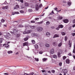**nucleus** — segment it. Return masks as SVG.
<instances>
[{
	"label": "nucleus",
	"mask_w": 75,
	"mask_h": 75,
	"mask_svg": "<svg viewBox=\"0 0 75 75\" xmlns=\"http://www.w3.org/2000/svg\"><path fill=\"white\" fill-rule=\"evenodd\" d=\"M42 6V4L40 5L39 6H38V5L37 4L36 5L35 7L36 10H37V11H38V10L39 9V8H41V7Z\"/></svg>",
	"instance_id": "obj_1"
},
{
	"label": "nucleus",
	"mask_w": 75,
	"mask_h": 75,
	"mask_svg": "<svg viewBox=\"0 0 75 75\" xmlns=\"http://www.w3.org/2000/svg\"><path fill=\"white\" fill-rule=\"evenodd\" d=\"M37 31H39L40 32L42 31V30H43V28L42 27H38L37 28Z\"/></svg>",
	"instance_id": "obj_2"
},
{
	"label": "nucleus",
	"mask_w": 75,
	"mask_h": 75,
	"mask_svg": "<svg viewBox=\"0 0 75 75\" xmlns=\"http://www.w3.org/2000/svg\"><path fill=\"white\" fill-rule=\"evenodd\" d=\"M31 36H32V37H34L35 36L37 37V36H38V34L33 33L31 34Z\"/></svg>",
	"instance_id": "obj_3"
},
{
	"label": "nucleus",
	"mask_w": 75,
	"mask_h": 75,
	"mask_svg": "<svg viewBox=\"0 0 75 75\" xmlns=\"http://www.w3.org/2000/svg\"><path fill=\"white\" fill-rule=\"evenodd\" d=\"M3 46H4L5 45V47L6 48H8L9 47V45L8 44H4L3 45Z\"/></svg>",
	"instance_id": "obj_4"
},
{
	"label": "nucleus",
	"mask_w": 75,
	"mask_h": 75,
	"mask_svg": "<svg viewBox=\"0 0 75 75\" xmlns=\"http://www.w3.org/2000/svg\"><path fill=\"white\" fill-rule=\"evenodd\" d=\"M18 8H19V6L18 5H17L14 8V9H16V10H18Z\"/></svg>",
	"instance_id": "obj_5"
},
{
	"label": "nucleus",
	"mask_w": 75,
	"mask_h": 75,
	"mask_svg": "<svg viewBox=\"0 0 75 75\" xmlns=\"http://www.w3.org/2000/svg\"><path fill=\"white\" fill-rule=\"evenodd\" d=\"M8 6H3L2 7V9L4 10V9H8Z\"/></svg>",
	"instance_id": "obj_6"
},
{
	"label": "nucleus",
	"mask_w": 75,
	"mask_h": 75,
	"mask_svg": "<svg viewBox=\"0 0 75 75\" xmlns=\"http://www.w3.org/2000/svg\"><path fill=\"white\" fill-rule=\"evenodd\" d=\"M69 21V20L67 19H64L63 20V22L65 23H68V22Z\"/></svg>",
	"instance_id": "obj_7"
},
{
	"label": "nucleus",
	"mask_w": 75,
	"mask_h": 75,
	"mask_svg": "<svg viewBox=\"0 0 75 75\" xmlns=\"http://www.w3.org/2000/svg\"><path fill=\"white\" fill-rule=\"evenodd\" d=\"M12 15H14V14H19V12H12Z\"/></svg>",
	"instance_id": "obj_8"
},
{
	"label": "nucleus",
	"mask_w": 75,
	"mask_h": 75,
	"mask_svg": "<svg viewBox=\"0 0 75 75\" xmlns=\"http://www.w3.org/2000/svg\"><path fill=\"white\" fill-rule=\"evenodd\" d=\"M62 72L63 73H67V72H68V71L67 69H63Z\"/></svg>",
	"instance_id": "obj_9"
},
{
	"label": "nucleus",
	"mask_w": 75,
	"mask_h": 75,
	"mask_svg": "<svg viewBox=\"0 0 75 75\" xmlns=\"http://www.w3.org/2000/svg\"><path fill=\"white\" fill-rule=\"evenodd\" d=\"M23 46L24 47V46H27L28 44V42H25L23 43Z\"/></svg>",
	"instance_id": "obj_10"
},
{
	"label": "nucleus",
	"mask_w": 75,
	"mask_h": 75,
	"mask_svg": "<svg viewBox=\"0 0 75 75\" xmlns=\"http://www.w3.org/2000/svg\"><path fill=\"white\" fill-rule=\"evenodd\" d=\"M57 37H59V35L56 34L54 35L53 38H57Z\"/></svg>",
	"instance_id": "obj_11"
},
{
	"label": "nucleus",
	"mask_w": 75,
	"mask_h": 75,
	"mask_svg": "<svg viewBox=\"0 0 75 75\" xmlns=\"http://www.w3.org/2000/svg\"><path fill=\"white\" fill-rule=\"evenodd\" d=\"M69 47H71L72 43H71V40H69Z\"/></svg>",
	"instance_id": "obj_12"
},
{
	"label": "nucleus",
	"mask_w": 75,
	"mask_h": 75,
	"mask_svg": "<svg viewBox=\"0 0 75 75\" xmlns=\"http://www.w3.org/2000/svg\"><path fill=\"white\" fill-rule=\"evenodd\" d=\"M33 30H28L27 31V32H26L27 34H29V33H31V32H32Z\"/></svg>",
	"instance_id": "obj_13"
},
{
	"label": "nucleus",
	"mask_w": 75,
	"mask_h": 75,
	"mask_svg": "<svg viewBox=\"0 0 75 75\" xmlns=\"http://www.w3.org/2000/svg\"><path fill=\"white\" fill-rule=\"evenodd\" d=\"M63 27H64V26L62 25H59L58 26V28H63Z\"/></svg>",
	"instance_id": "obj_14"
},
{
	"label": "nucleus",
	"mask_w": 75,
	"mask_h": 75,
	"mask_svg": "<svg viewBox=\"0 0 75 75\" xmlns=\"http://www.w3.org/2000/svg\"><path fill=\"white\" fill-rule=\"evenodd\" d=\"M50 53L51 54H54V49H52L50 51Z\"/></svg>",
	"instance_id": "obj_15"
},
{
	"label": "nucleus",
	"mask_w": 75,
	"mask_h": 75,
	"mask_svg": "<svg viewBox=\"0 0 75 75\" xmlns=\"http://www.w3.org/2000/svg\"><path fill=\"white\" fill-rule=\"evenodd\" d=\"M30 27L32 29H34L35 28V26H30Z\"/></svg>",
	"instance_id": "obj_16"
},
{
	"label": "nucleus",
	"mask_w": 75,
	"mask_h": 75,
	"mask_svg": "<svg viewBox=\"0 0 75 75\" xmlns=\"http://www.w3.org/2000/svg\"><path fill=\"white\" fill-rule=\"evenodd\" d=\"M57 55L59 58H60V57H61V53L59 52H58L57 53Z\"/></svg>",
	"instance_id": "obj_17"
},
{
	"label": "nucleus",
	"mask_w": 75,
	"mask_h": 75,
	"mask_svg": "<svg viewBox=\"0 0 75 75\" xmlns=\"http://www.w3.org/2000/svg\"><path fill=\"white\" fill-rule=\"evenodd\" d=\"M28 40V38L27 37H26L24 39V40L25 41H27Z\"/></svg>",
	"instance_id": "obj_18"
},
{
	"label": "nucleus",
	"mask_w": 75,
	"mask_h": 75,
	"mask_svg": "<svg viewBox=\"0 0 75 75\" xmlns=\"http://www.w3.org/2000/svg\"><path fill=\"white\" fill-rule=\"evenodd\" d=\"M45 47H47V48H48L50 47V44L47 43H46L45 44Z\"/></svg>",
	"instance_id": "obj_19"
},
{
	"label": "nucleus",
	"mask_w": 75,
	"mask_h": 75,
	"mask_svg": "<svg viewBox=\"0 0 75 75\" xmlns=\"http://www.w3.org/2000/svg\"><path fill=\"white\" fill-rule=\"evenodd\" d=\"M25 6H26V7L29 6V4H28V3L27 2L25 3Z\"/></svg>",
	"instance_id": "obj_20"
},
{
	"label": "nucleus",
	"mask_w": 75,
	"mask_h": 75,
	"mask_svg": "<svg viewBox=\"0 0 75 75\" xmlns=\"http://www.w3.org/2000/svg\"><path fill=\"white\" fill-rule=\"evenodd\" d=\"M46 35L47 37H49L50 35V33L49 32H47L46 33Z\"/></svg>",
	"instance_id": "obj_21"
},
{
	"label": "nucleus",
	"mask_w": 75,
	"mask_h": 75,
	"mask_svg": "<svg viewBox=\"0 0 75 75\" xmlns=\"http://www.w3.org/2000/svg\"><path fill=\"white\" fill-rule=\"evenodd\" d=\"M34 47L36 49H38V45H34Z\"/></svg>",
	"instance_id": "obj_22"
},
{
	"label": "nucleus",
	"mask_w": 75,
	"mask_h": 75,
	"mask_svg": "<svg viewBox=\"0 0 75 75\" xmlns=\"http://www.w3.org/2000/svg\"><path fill=\"white\" fill-rule=\"evenodd\" d=\"M66 62L67 64H69V59H67Z\"/></svg>",
	"instance_id": "obj_23"
},
{
	"label": "nucleus",
	"mask_w": 75,
	"mask_h": 75,
	"mask_svg": "<svg viewBox=\"0 0 75 75\" xmlns=\"http://www.w3.org/2000/svg\"><path fill=\"white\" fill-rule=\"evenodd\" d=\"M13 31L14 33H15L17 32H18V30L17 29H14L13 30Z\"/></svg>",
	"instance_id": "obj_24"
},
{
	"label": "nucleus",
	"mask_w": 75,
	"mask_h": 75,
	"mask_svg": "<svg viewBox=\"0 0 75 75\" xmlns=\"http://www.w3.org/2000/svg\"><path fill=\"white\" fill-rule=\"evenodd\" d=\"M8 54H11L12 53H13V51H8L7 52Z\"/></svg>",
	"instance_id": "obj_25"
},
{
	"label": "nucleus",
	"mask_w": 75,
	"mask_h": 75,
	"mask_svg": "<svg viewBox=\"0 0 75 75\" xmlns=\"http://www.w3.org/2000/svg\"><path fill=\"white\" fill-rule=\"evenodd\" d=\"M18 27L20 28H21L22 27H24V25H19L18 26Z\"/></svg>",
	"instance_id": "obj_26"
},
{
	"label": "nucleus",
	"mask_w": 75,
	"mask_h": 75,
	"mask_svg": "<svg viewBox=\"0 0 75 75\" xmlns=\"http://www.w3.org/2000/svg\"><path fill=\"white\" fill-rule=\"evenodd\" d=\"M75 43L74 45V49H73V53H75Z\"/></svg>",
	"instance_id": "obj_27"
},
{
	"label": "nucleus",
	"mask_w": 75,
	"mask_h": 75,
	"mask_svg": "<svg viewBox=\"0 0 75 75\" xmlns=\"http://www.w3.org/2000/svg\"><path fill=\"white\" fill-rule=\"evenodd\" d=\"M57 43L55 42H53V45L54 46H57Z\"/></svg>",
	"instance_id": "obj_28"
},
{
	"label": "nucleus",
	"mask_w": 75,
	"mask_h": 75,
	"mask_svg": "<svg viewBox=\"0 0 75 75\" xmlns=\"http://www.w3.org/2000/svg\"><path fill=\"white\" fill-rule=\"evenodd\" d=\"M47 59H48L47 58H43L42 59L43 60L44 62L47 61Z\"/></svg>",
	"instance_id": "obj_29"
},
{
	"label": "nucleus",
	"mask_w": 75,
	"mask_h": 75,
	"mask_svg": "<svg viewBox=\"0 0 75 75\" xmlns=\"http://www.w3.org/2000/svg\"><path fill=\"white\" fill-rule=\"evenodd\" d=\"M53 57L54 58H57V56L55 54L53 55Z\"/></svg>",
	"instance_id": "obj_30"
},
{
	"label": "nucleus",
	"mask_w": 75,
	"mask_h": 75,
	"mask_svg": "<svg viewBox=\"0 0 75 75\" xmlns=\"http://www.w3.org/2000/svg\"><path fill=\"white\" fill-rule=\"evenodd\" d=\"M64 40L65 41H67V40H68V37L67 36H65L64 38Z\"/></svg>",
	"instance_id": "obj_31"
},
{
	"label": "nucleus",
	"mask_w": 75,
	"mask_h": 75,
	"mask_svg": "<svg viewBox=\"0 0 75 75\" xmlns=\"http://www.w3.org/2000/svg\"><path fill=\"white\" fill-rule=\"evenodd\" d=\"M16 36L17 37H19L20 36V34H16Z\"/></svg>",
	"instance_id": "obj_32"
},
{
	"label": "nucleus",
	"mask_w": 75,
	"mask_h": 75,
	"mask_svg": "<svg viewBox=\"0 0 75 75\" xmlns=\"http://www.w3.org/2000/svg\"><path fill=\"white\" fill-rule=\"evenodd\" d=\"M1 23H4V22H5V20H4V19H1Z\"/></svg>",
	"instance_id": "obj_33"
},
{
	"label": "nucleus",
	"mask_w": 75,
	"mask_h": 75,
	"mask_svg": "<svg viewBox=\"0 0 75 75\" xmlns=\"http://www.w3.org/2000/svg\"><path fill=\"white\" fill-rule=\"evenodd\" d=\"M33 74H34V73H31L30 74H24V75H33Z\"/></svg>",
	"instance_id": "obj_34"
},
{
	"label": "nucleus",
	"mask_w": 75,
	"mask_h": 75,
	"mask_svg": "<svg viewBox=\"0 0 75 75\" xmlns=\"http://www.w3.org/2000/svg\"><path fill=\"white\" fill-rule=\"evenodd\" d=\"M31 41L33 44H35V41L34 40H32Z\"/></svg>",
	"instance_id": "obj_35"
},
{
	"label": "nucleus",
	"mask_w": 75,
	"mask_h": 75,
	"mask_svg": "<svg viewBox=\"0 0 75 75\" xmlns=\"http://www.w3.org/2000/svg\"><path fill=\"white\" fill-rule=\"evenodd\" d=\"M66 58H67V57H66L65 56H64L63 57V60H65Z\"/></svg>",
	"instance_id": "obj_36"
},
{
	"label": "nucleus",
	"mask_w": 75,
	"mask_h": 75,
	"mask_svg": "<svg viewBox=\"0 0 75 75\" xmlns=\"http://www.w3.org/2000/svg\"><path fill=\"white\" fill-rule=\"evenodd\" d=\"M62 45V42L60 43L58 45L59 47H61Z\"/></svg>",
	"instance_id": "obj_37"
},
{
	"label": "nucleus",
	"mask_w": 75,
	"mask_h": 75,
	"mask_svg": "<svg viewBox=\"0 0 75 75\" xmlns=\"http://www.w3.org/2000/svg\"><path fill=\"white\" fill-rule=\"evenodd\" d=\"M61 34L62 35H65V33L64 32H62Z\"/></svg>",
	"instance_id": "obj_38"
},
{
	"label": "nucleus",
	"mask_w": 75,
	"mask_h": 75,
	"mask_svg": "<svg viewBox=\"0 0 75 75\" xmlns=\"http://www.w3.org/2000/svg\"><path fill=\"white\" fill-rule=\"evenodd\" d=\"M67 4L68 6H70V5L71 4V3L70 2H68Z\"/></svg>",
	"instance_id": "obj_39"
},
{
	"label": "nucleus",
	"mask_w": 75,
	"mask_h": 75,
	"mask_svg": "<svg viewBox=\"0 0 75 75\" xmlns=\"http://www.w3.org/2000/svg\"><path fill=\"white\" fill-rule=\"evenodd\" d=\"M10 33H11V34H12V35H14V32H12V31H10Z\"/></svg>",
	"instance_id": "obj_40"
},
{
	"label": "nucleus",
	"mask_w": 75,
	"mask_h": 75,
	"mask_svg": "<svg viewBox=\"0 0 75 75\" xmlns=\"http://www.w3.org/2000/svg\"><path fill=\"white\" fill-rule=\"evenodd\" d=\"M51 71L52 73H54L55 72V71L54 70H52Z\"/></svg>",
	"instance_id": "obj_41"
},
{
	"label": "nucleus",
	"mask_w": 75,
	"mask_h": 75,
	"mask_svg": "<svg viewBox=\"0 0 75 75\" xmlns=\"http://www.w3.org/2000/svg\"><path fill=\"white\" fill-rule=\"evenodd\" d=\"M35 60L37 62L39 61L38 58H35Z\"/></svg>",
	"instance_id": "obj_42"
},
{
	"label": "nucleus",
	"mask_w": 75,
	"mask_h": 75,
	"mask_svg": "<svg viewBox=\"0 0 75 75\" xmlns=\"http://www.w3.org/2000/svg\"><path fill=\"white\" fill-rule=\"evenodd\" d=\"M21 13H24V11H23L21 10L20 11Z\"/></svg>",
	"instance_id": "obj_43"
},
{
	"label": "nucleus",
	"mask_w": 75,
	"mask_h": 75,
	"mask_svg": "<svg viewBox=\"0 0 75 75\" xmlns=\"http://www.w3.org/2000/svg\"><path fill=\"white\" fill-rule=\"evenodd\" d=\"M58 18H59V19H62V16H59L58 17Z\"/></svg>",
	"instance_id": "obj_44"
},
{
	"label": "nucleus",
	"mask_w": 75,
	"mask_h": 75,
	"mask_svg": "<svg viewBox=\"0 0 75 75\" xmlns=\"http://www.w3.org/2000/svg\"><path fill=\"white\" fill-rule=\"evenodd\" d=\"M46 24L47 25H49L50 24V22L49 21H47L46 22Z\"/></svg>",
	"instance_id": "obj_45"
},
{
	"label": "nucleus",
	"mask_w": 75,
	"mask_h": 75,
	"mask_svg": "<svg viewBox=\"0 0 75 75\" xmlns=\"http://www.w3.org/2000/svg\"><path fill=\"white\" fill-rule=\"evenodd\" d=\"M59 66H60V67H61L62 66V63L60 62L59 64Z\"/></svg>",
	"instance_id": "obj_46"
},
{
	"label": "nucleus",
	"mask_w": 75,
	"mask_h": 75,
	"mask_svg": "<svg viewBox=\"0 0 75 75\" xmlns=\"http://www.w3.org/2000/svg\"><path fill=\"white\" fill-rule=\"evenodd\" d=\"M3 42V41L2 40V38H0V42L1 43V42Z\"/></svg>",
	"instance_id": "obj_47"
},
{
	"label": "nucleus",
	"mask_w": 75,
	"mask_h": 75,
	"mask_svg": "<svg viewBox=\"0 0 75 75\" xmlns=\"http://www.w3.org/2000/svg\"><path fill=\"white\" fill-rule=\"evenodd\" d=\"M43 23V21H41V22H38V24H42Z\"/></svg>",
	"instance_id": "obj_48"
},
{
	"label": "nucleus",
	"mask_w": 75,
	"mask_h": 75,
	"mask_svg": "<svg viewBox=\"0 0 75 75\" xmlns=\"http://www.w3.org/2000/svg\"><path fill=\"white\" fill-rule=\"evenodd\" d=\"M20 1L22 3H24V1H23V0H20Z\"/></svg>",
	"instance_id": "obj_49"
},
{
	"label": "nucleus",
	"mask_w": 75,
	"mask_h": 75,
	"mask_svg": "<svg viewBox=\"0 0 75 75\" xmlns=\"http://www.w3.org/2000/svg\"><path fill=\"white\" fill-rule=\"evenodd\" d=\"M31 22L32 23H35V21H31Z\"/></svg>",
	"instance_id": "obj_50"
},
{
	"label": "nucleus",
	"mask_w": 75,
	"mask_h": 75,
	"mask_svg": "<svg viewBox=\"0 0 75 75\" xmlns=\"http://www.w3.org/2000/svg\"><path fill=\"white\" fill-rule=\"evenodd\" d=\"M73 23V24H75V19H74L72 21Z\"/></svg>",
	"instance_id": "obj_51"
},
{
	"label": "nucleus",
	"mask_w": 75,
	"mask_h": 75,
	"mask_svg": "<svg viewBox=\"0 0 75 75\" xmlns=\"http://www.w3.org/2000/svg\"><path fill=\"white\" fill-rule=\"evenodd\" d=\"M71 34L72 35L73 37H74V36L75 35V33H71Z\"/></svg>",
	"instance_id": "obj_52"
},
{
	"label": "nucleus",
	"mask_w": 75,
	"mask_h": 75,
	"mask_svg": "<svg viewBox=\"0 0 75 75\" xmlns=\"http://www.w3.org/2000/svg\"><path fill=\"white\" fill-rule=\"evenodd\" d=\"M23 34H27V32H24L23 33Z\"/></svg>",
	"instance_id": "obj_53"
},
{
	"label": "nucleus",
	"mask_w": 75,
	"mask_h": 75,
	"mask_svg": "<svg viewBox=\"0 0 75 75\" xmlns=\"http://www.w3.org/2000/svg\"><path fill=\"white\" fill-rule=\"evenodd\" d=\"M39 54H42V51H40L39 52Z\"/></svg>",
	"instance_id": "obj_54"
},
{
	"label": "nucleus",
	"mask_w": 75,
	"mask_h": 75,
	"mask_svg": "<svg viewBox=\"0 0 75 75\" xmlns=\"http://www.w3.org/2000/svg\"><path fill=\"white\" fill-rule=\"evenodd\" d=\"M54 10H55L56 11H57V10H58V8H54Z\"/></svg>",
	"instance_id": "obj_55"
},
{
	"label": "nucleus",
	"mask_w": 75,
	"mask_h": 75,
	"mask_svg": "<svg viewBox=\"0 0 75 75\" xmlns=\"http://www.w3.org/2000/svg\"><path fill=\"white\" fill-rule=\"evenodd\" d=\"M19 54V52H18L16 53V55H18Z\"/></svg>",
	"instance_id": "obj_56"
},
{
	"label": "nucleus",
	"mask_w": 75,
	"mask_h": 75,
	"mask_svg": "<svg viewBox=\"0 0 75 75\" xmlns=\"http://www.w3.org/2000/svg\"><path fill=\"white\" fill-rule=\"evenodd\" d=\"M3 25L4 27H7V25Z\"/></svg>",
	"instance_id": "obj_57"
},
{
	"label": "nucleus",
	"mask_w": 75,
	"mask_h": 75,
	"mask_svg": "<svg viewBox=\"0 0 75 75\" xmlns=\"http://www.w3.org/2000/svg\"><path fill=\"white\" fill-rule=\"evenodd\" d=\"M61 11V10H59L58 11V10H57V12H60V11Z\"/></svg>",
	"instance_id": "obj_58"
},
{
	"label": "nucleus",
	"mask_w": 75,
	"mask_h": 75,
	"mask_svg": "<svg viewBox=\"0 0 75 75\" xmlns=\"http://www.w3.org/2000/svg\"><path fill=\"white\" fill-rule=\"evenodd\" d=\"M68 55H69V56H71V55H72V54H71V53H70Z\"/></svg>",
	"instance_id": "obj_59"
},
{
	"label": "nucleus",
	"mask_w": 75,
	"mask_h": 75,
	"mask_svg": "<svg viewBox=\"0 0 75 75\" xmlns=\"http://www.w3.org/2000/svg\"><path fill=\"white\" fill-rule=\"evenodd\" d=\"M29 11H32V9H29Z\"/></svg>",
	"instance_id": "obj_60"
},
{
	"label": "nucleus",
	"mask_w": 75,
	"mask_h": 75,
	"mask_svg": "<svg viewBox=\"0 0 75 75\" xmlns=\"http://www.w3.org/2000/svg\"><path fill=\"white\" fill-rule=\"evenodd\" d=\"M47 72L48 73H50V74H51V71H47Z\"/></svg>",
	"instance_id": "obj_61"
},
{
	"label": "nucleus",
	"mask_w": 75,
	"mask_h": 75,
	"mask_svg": "<svg viewBox=\"0 0 75 75\" xmlns=\"http://www.w3.org/2000/svg\"><path fill=\"white\" fill-rule=\"evenodd\" d=\"M75 27V24H74L72 25V27H73V28H74Z\"/></svg>",
	"instance_id": "obj_62"
},
{
	"label": "nucleus",
	"mask_w": 75,
	"mask_h": 75,
	"mask_svg": "<svg viewBox=\"0 0 75 75\" xmlns=\"http://www.w3.org/2000/svg\"><path fill=\"white\" fill-rule=\"evenodd\" d=\"M8 35H9V36L10 35V34L9 33H8Z\"/></svg>",
	"instance_id": "obj_63"
},
{
	"label": "nucleus",
	"mask_w": 75,
	"mask_h": 75,
	"mask_svg": "<svg viewBox=\"0 0 75 75\" xmlns=\"http://www.w3.org/2000/svg\"><path fill=\"white\" fill-rule=\"evenodd\" d=\"M73 69L74 70H75V66L73 67Z\"/></svg>",
	"instance_id": "obj_64"
}]
</instances>
